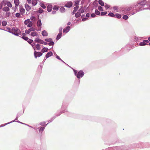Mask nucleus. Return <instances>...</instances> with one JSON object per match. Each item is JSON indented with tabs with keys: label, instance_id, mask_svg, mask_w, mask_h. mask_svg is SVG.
<instances>
[{
	"label": "nucleus",
	"instance_id": "338daca9",
	"mask_svg": "<svg viewBox=\"0 0 150 150\" xmlns=\"http://www.w3.org/2000/svg\"><path fill=\"white\" fill-rule=\"evenodd\" d=\"M96 16L95 14L93 13L91 14V17L92 18H94Z\"/></svg>",
	"mask_w": 150,
	"mask_h": 150
},
{
	"label": "nucleus",
	"instance_id": "423d86ee",
	"mask_svg": "<svg viewBox=\"0 0 150 150\" xmlns=\"http://www.w3.org/2000/svg\"><path fill=\"white\" fill-rule=\"evenodd\" d=\"M11 32L12 34L16 36H19V34H20L18 33V32H20V33H21L19 29L16 27H13L12 28V31Z\"/></svg>",
	"mask_w": 150,
	"mask_h": 150
},
{
	"label": "nucleus",
	"instance_id": "412c9836",
	"mask_svg": "<svg viewBox=\"0 0 150 150\" xmlns=\"http://www.w3.org/2000/svg\"><path fill=\"white\" fill-rule=\"evenodd\" d=\"M42 34L43 36H47L48 35L47 32L45 30H43L42 31Z\"/></svg>",
	"mask_w": 150,
	"mask_h": 150
},
{
	"label": "nucleus",
	"instance_id": "cd10ccee",
	"mask_svg": "<svg viewBox=\"0 0 150 150\" xmlns=\"http://www.w3.org/2000/svg\"><path fill=\"white\" fill-rule=\"evenodd\" d=\"M98 2L99 4L102 6H104V4L103 1L102 0H99Z\"/></svg>",
	"mask_w": 150,
	"mask_h": 150
},
{
	"label": "nucleus",
	"instance_id": "de8ad7c7",
	"mask_svg": "<svg viewBox=\"0 0 150 150\" xmlns=\"http://www.w3.org/2000/svg\"><path fill=\"white\" fill-rule=\"evenodd\" d=\"M128 16L127 15H124L122 16V18L124 20H127L128 18Z\"/></svg>",
	"mask_w": 150,
	"mask_h": 150
},
{
	"label": "nucleus",
	"instance_id": "f03ea898",
	"mask_svg": "<svg viewBox=\"0 0 150 150\" xmlns=\"http://www.w3.org/2000/svg\"><path fill=\"white\" fill-rule=\"evenodd\" d=\"M131 149L136 147L139 148H150V142L149 143H142L140 142L137 144H134L130 146Z\"/></svg>",
	"mask_w": 150,
	"mask_h": 150
},
{
	"label": "nucleus",
	"instance_id": "09e8293b",
	"mask_svg": "<svg viewBox=\"0 0 150 150\" xmlns=\"http://www.w3.org/2000/svg\"><path fill=\"white\" fill-rule=\"evenodd\" d=\"M21 37L23 39V40H24L27 41L28 40V37H26V36H23L22 37Z\"/></svg>",
	"mask_w": 150,
	"mask_h": 150
},
{
	"label": "nucleus",
	"instance_id": "2eb2a0df",
	"mask_svg": "<svg viewBox=\"0 0 150 150\" xmlns=\"http://www.w3.org/2000/svg\"><path fill=\"white\" fill-rule=\"evenodd\" d=\"M53 55V53L51 51H50L48 52L45 55L46 59H47L50 57L52 56Z\"/></svg>",
	"mask_w": 150,
	"mask_h": 150
},
{
	"label": "nucleus",
	"instance_id": "a19ab883",
	"mask_svg": "<svg viewBox=\"0 0 150 150\" xmlns=\"http://www.w3.org/2000/svg\"><path fill=\"white\" fill-rule=\"evenodd\" d=\"M59 9L58 6L57 5H55L54 6L53 8V10L57 11Z\"/></svg>",
	"mask_w": 150,
	"mask_h": 150
},
{
	"label": "nucleus",
	"instance_id": "7ed1b4c3",
	"mask_svg": "<svg viewBox=\"0 0 150 150\" xmlns=\"http://www.w3.org/2000/svg\"><path fill=\"white\" fill-rule=\"evenodd\" d=\"M67 106V103L64 102H63L62 106V111H61L59 113L57 114L56 115L52 117L50 119L49 121V122L48 123H50L53 120H54L57 117H58L61 114L67 111V110L66 109V107Z\"/></svg>",
	"mask_w": 150,
	"mask_h": 150
},
{
	"label": "nucleus",
	"instance_id": "a18cd8bd",
	"mask_svg": "<svg viewBox=\"0 0 150 150\" xmlns=\"http://www.w3.org/2000/svg\"><path fill=\"white\" fill-rule=\"evenodd\" d=\"M33 25V23L32 21H31L27 25V27L29 28H31Z\"/></svg>",
	"mask_w": 150,
	"mask_h": 150
},
{
	"label": "nucleus",
	"instance_id": "603ef678",
	"mask_svg": "<svg viewBox=\"0 0 150 150\" xmlns=\"http://www.w3.org/2000/svg\"><path fill=\"white\" fill-rule=\"evenodd\" d=\"M95 13L97 15H99L100 14V12L97 9H96Z\"/></svg>",
	"mask_w": 150,
	"mask_h": 150
},
{
	"label": "nucleus",
	"instance_id": "774afa93",
	"mask_svg": "<svg viewBox=\"0 0 150 150\" xmlns=\"http://www.w3.org/2000/svg\"><path fill=\"white\" fill-rule=\"evenodd\" d=\"M88 19V18H83L82 19V21H86Z\"/></svg>",
	"mask_w": 150,
	"mask_h": 150
},
{
	"label": "nucleus",
	"instance_id": "bb28decb",
	"mask_svg": "<svg viewBox=\"0 0 150 150\" xmlns=\"http://www.w3.org/2000/svg\"><path fill=\"white\" fill-rule=\"evenodd\" d=\"M48 123H47V124H45V122H41L40 123V125L42 126H43V127H45L48 125Z\"/></svg>",
	"mask_w": 150,
	"mask_h": 150
},
{
	"label": "nucleus",
	"instance_id": "f3484780",
	"mask_svg": "<svg viewBox=\"0 0 150 150\" xmlns=\"http://www.w3.org/2000/svg\"><path fill=\"white\" fill-rule=\"evenodd\" d=\"M25 8L26 10L28 11L30 10L31 9V7L28 4H25Z\"/></svg>",
	"mask_w": 150,
	"mask_h": 150
},
{
	"label": "nucleus",
	"instance_id": "473e14b6",
	"mask_svg": "<svg viewBox=\"0 0 150 150\" xmlns=\"http://www.w3.org/2000/svg\"><path fill=\"white\" fill-rule=\"evenodd\" d=\"M31 21H30V19H28L27 20L25 21H24V24L25 25L28 24Z\"/></svg>",
	"mask_w": 150,
	"mask_h": 150
},
{
	"label": "nucleus",
	"instance_id": "e2e57ef3",
	"mask_svg": "<svg viewBox=\"0 0 150 150\" xmlns=\"http://www.w3.org/2000/svg\"><path fill=\"white\" fill-rule=\"evenodd\" d=\"M10 123H9V122L7 123H5L4 124H2V125H1L0 126V127H4L6 125H8V124H9Z\"/></svg>",
	"mask_w": 150,
	"mask_h": 150
},
{
	"label": "nucleus",
	"instance_id": "bf43d9fd",
	"mask_svg": "<svg viewBox=\"0 0 150 150\" xmlns=\"http://www.w3.org/2000/svg\"><path fill=\"white\" fill-rule=\"evenodd\" d=\"M79 8V6H76V7H75L74 8V11H76L77 10H78V9Z\"/></svg>",
	"mask_w": 150,
	"mask_h": 150
},
{
	"label": "nucleus",
	"instance_id": "49530a36",
	"mask_svg": "<svg viewBox=\"0 0 150 150\" xmlns=\"http://www.w3.org/2000/svg\"><path fill=\"white\" fill-rule=\"evenodd\" d=\"M5 31H7L10 33H11L12 29H11L8 28H6V30H5Z\"/></svg>",
	"mask_w": 150,
	"mask_h": 150
},
{
	"label": "nucleus",
	"instance_id": "a211bd4d",
	"mask_svg": "<svg viewBox=\"0 0 150 150\" xmlns=\"http://www.w3.org/2000/svg\"><path fill=\"white\" fill-rule=\"evenodd\" d=\"M42 24L41 20L39 18L37 22V26L38 27H41Z\"/></svg>",
	"mask_w": 150,
	"mask_h": 150
},
{
	"label": "nucleus",
	"instance_id": "a878e982",
	"mask_svg": "<svg viewBox=\"0 0 150 150\" xmlns=\"http://www.w3.org/2000/svg\"><path fill=\"white\" fill-rule=\"evenodd\" d=\"M62 33H59L57 36V37H56V40H59V39L60 38H61L62 37Z\"/></svg>",
	"mask_w": 150,
	"mask_h": 150
},
{
	"label": "nucleus",
	"instance_id": "7c9ffc66",
	"mask_svg": "<svg viewBox=\"0 0 150 150\" xmlns=\"http://www.w3.org/2000/svg\"><path fill=\"white\" fill-rule=\"evenodd\" d=\"M6 4L7 7L11 8L12 7V5L10 1H6Z\"/></svg>",
	"mask_w": 150,
	"mask_h": 150
},
{
	"label": "nucleus",
	"instance_id": "9b49d317",
	"mask_svg": "<svg viewBox=\"0 0 150 150\" xmlns=\"http://www.w3.org/2000/svg\"><path fill=\"white\" fill-rule=\"evenodd\" d=\"M132 6H133V5L131 7H126L123 10V13H126L127 12L130 10L132 8H133Z\"/></svg>",
	"mask_w": 150,
	"mask_h": 150
},
{
	"label": "nucleus",
	"instance_id": "0eeeda50",
	"mask_svg": "<svg viewBox=\"0 0 150 150\" xmlns=\"http://www.w3.org/2000/svg\"><path fill=\"white\" fill-rule=\"evenodd\" d=\"M44 40L45 41L48 42V45L49 46H53L54 44V42L52 40V39L51 38H46Z\"/></svg>",
	"mask_w": 150,
	"mask_h": 150
},
{
	"label": "nucleus",
	"instance_id": "6e6d98bb",
	"mask_svg": "<svg viewBox=\"0 0 150 150\" xmlns=\"http://www.w3.org/2000/svg\"><path fill=\"white\" fill-rule=\"evenodd\" d=\"M16 17L17 18H20L21 16V15L20 13H17L15 15Z\"/></svg>",
	"mask_w": 150,
	"mask_h": 150
},
{
	"label": "nucleus",
	"instance_id": "37998d69",
	"mask_svg": "<svg viewBox=\"0 0 150 150\" xmlns=\"http://www.w3.org/2000/svg\"><path fill=\"white\" fill-rule=\"evenodd\" d=\"M27 41L30 44H31L33 42V40L31 39L28 38V40Z\"/></svg>",
	"mask_w": 150,
	"mask_h": 150
},
{
	"label": "nucleus",
	"instance_id": "ddd939ff",
	"mask_svg": "<svg viewBox=\"0 0 150 150\" xmlns=\"http://www.w3.org/2000/svg\"><path fill=\"white\" fill-rule=\"evenodd\" d=\"M70 30V27L69 26H67L66 28H64L63 30V32L67 33Z\"/></svg>",
	"mask_w": 150,
	"mask_h": 150
},
{
	"label": "nucleus",
	"instance_id": "1a4fd4ad",
	"mask_svg": "<svg viewBox=\"0 0 150 150\" xmlns=\"http://www.w3.org/2000/svg\"><path fill=\"white\" fill-rule=\"evenodd\" d=\"M35 30V29L33 27H31L28 30H26L25 33L27 34H29L31 32L34 31Z\"/></svg>",
	"mask_w": 150,
	"mask_h": 150
},
{
	"label": "nucleus",
	"instance_id": "2f4dec72",
	"mask_svg": "<svg viewBox=\"0 0 150 150\" xmlns=\"http://www.w3.org/2000/svg\"><path fill=\"white\" fill-rule=\"evenodd\" d=\"M108 16L112 17H115V14L112 12H110L108 14Z\"/></svg>",
	"mask_w": 150,
	"mask_h": 150
},
{
	"label": "nucleus",
	"instance_id": "4468645a",
	"mask_svg": "<svg viewBox=\"0 0 150 150\" xmlns=\"http://www.w3.org/2000/svg\"><path fill=\"white\" fill-rule=\"evenodd\" d=\"M34 41L37 42H38L40 44H43V40H42L38 38H37L34 40Z\"/></svg>",
	"mask_w": 150,
	"mask_h": 150
},
{
	"label": "nucleus",
	"instance_id": "c9c22d12",
	"mask_svg": "<svg viewBox=\"0 0 150 150\" xmlns=\"http://www.w3.org/2000/svg\"><path fill=\"white\" fill-rule=\"evenodd\" d=\"M115 15L116 17L118 19H120L121 17V15L119 13H116Z\"/></svg>",
	"mask_w": 150,
	"mask_h": 150
},
{
	"label": "nucleus",
	"instance_id": "052dcab7",
	"mask_svg": "<svg viewBox=\"0 0 150 150\" xmlns=\"http://www.w3.org/2000/svg\"><path fill=\"white\" fill-rule=\"evenodd\" d=\"M30 45H31V46L33 47V48L35 50V48L34 46H36V44L34 43H32Z\"/></svg>",
	"mask_w": 150,
	"mask_h": 150
},
{
	"label": "nucleus",
	"instance_id": "3c124183",
	"mask_svg": "<svg viewBox=\"0 0 150 150\" xmlns=\"http://www.w3.org/2000/svg\"><path fill=\"white\" fill-rule=\"evenodd\" d=\"M107 13V12L106 11L102 12L100 13V15L101 16H103L106 15Z\"/></svg>",
	"mask_w": 150,
	"mask_h": 150
},
{
	"label": "nucleus",
	"instance_id": "4d7b16f0",
	"mask_svg": "<svg viewBox=\"0 0 150 150\" xmlns=\"http://www.w3.org/2000/svg\"><path fill=\"white\" fill-rule=\"evenodd\" d=\"M63 28L62 27H61L59 28V33H61L62 34V30Z\"/></svg>",
	"mask_w": 150,
	"mask_h": 150
},
{
	"label": "nucleus",
	"instance_id": "c03bdc74",
	"mask_svg": "<svg viewBox=\"0 0 150 150\" xmlns=\"http://www.w3.org/2000/svg\"><path fill=\"white\" fill-rule=\"evenodd\" d=\"M6 1L5 0H3L1 2V5L5 6L6 4Z\"/></svg>",
	"mask_w": 150,
	"mask_h": 150
},
{
	"label": "nucleus",
	"instance_id": "72a5a7b5",
	"mask_svg": "<svg viewBox=\"0 0 150 150\" xmlns=\"http://www.w3.org/2000/svg\"><path fill=\"white\" fill-rule=\"evenodd\" d=\"M40 6L43 9H45L46 8V6L42 2H40Z\"/></svg>",
	"mask_w": 150,
	"mask_h": 150
},
{
	"label": "nucleus",
	"instance_id": "8fccbe9b",
	"mask_svg": "<svg viewBox=\"0 0 150 150\" xmlns=\"http://www.w3.org/2000/svg\"><path fill=\"white\" fill-rule=\"evenodd\" d=\"M38 12L41 14L44 12L43 10L41 8H39L38 10Z\"/></svg>",
	"mask_w": 150,
	"mask_h": 150
},
{
	"label": "nucleus",
	"instance_id": "b1692460",
	"mask_svg": "<svg viewBox=\"0 0 150 150\" xmlns=\"http://www.w3.org/2000/svg\"><path fill=\"white\" fill-rule=\"evenodd\" d=\"M14 3L16 6H18L19 5V0H14Z\"/></svg>",
	"mask_w": 150,
	"mask_h": 150
},
{
	"label": "nucleus",
	"instance_id": "58836bf2",
	"mask_svg": "<svg viewBox=\"0 0 150 150\" xmlns=\"http://www.w3.org/2000/svg\"><path fill=\"white\" fill-rule=\"evenodd\" d=\"M23 112L22 111H21L18 112L17 115V116L18 117H19L23 113Z\"/></svg>",
	"mask_w": 150,
	"mask_h": 150
},
{
	"label": "nucleus",
	"instance_id": "6ab92c4d",
	"mask_svg": "<svg viewBox=\"0 0 150 150\" xmlns=\"http://www.w3.org/2000/svg\"><path fill=\"white\" fill-rule=\"evenodd\" d=\"M131 46L130 45H127L125 47V49L126 50V52H128L130 49Z\"/></svg>",
	"mask_w": 150,
	"mask_h": 150
},
{
	"label": "nucleus",
	"instance_id": "5701e85b",
	"mask_svg": "<svg viewBox=\"0 0 150 150\" xmlns=\"http://www.w3.org/2000/svg\"><path fill=\"white\" fill-rule=\"evenodd\" d=\"M38 0H33L32 1V4L33 6H35L38 3L37 1Z\"/></svg>",
	"mask_w": 150,
	"mask_h": 150
},
{
	"label": "nucleus",
	"instance_id": "e433bc0d",
	"mask_svg": "<svg viewBox=\"0 0 150 150\" xmlns=\"http://www.w3.org/2000/svg\"><path fill=\"white\" fill-rule=\"evenodd\" d=\"M36 49L38 50H40L41 49V47H40V45L39 44H37L36 45Z\"/></svg>",
	"mask_w": 150,
	"mask_h": 150
},
{
	"label": "nucleus",
	"instance_id": "c85d7f7f",
	"mask_svg": "<svg viewBox=\"0 0 150 150\" xmlns=\"http://www.w3.org/2000/svg\"><path fill=\"white\" fill-rule=\"evenodd\" d=\"M9 10V8L7 6H5L3 8V10L5 11H8Z\"/></svg>",
	"mask_w": 150,
	"mask_h": 150
},
{
	"label": "nucleus",
	"instance_id": "9d476101",
	"mask_svg": "<svg viewBox=\"0 0 150 150\" xmlns=\"http://www.w3.org/2000/svg\"><path fill=\"white\" fill-rule=\"evenodd\" d=\"M149 42V41L148 40H144L142 42L139 43V45L140 46H145Z\"/></svg>",
	"mask_w": 150,
	"mask_h": 150
},
{
	"label": "nucleus",
	"instance_id": "4be33fe9",
	"mask_svg": "<svg viewBox=\"0 0 150 150\" xmlns=\"http://www.w3.org/2000/svg\"><path fill=\"white\" fill-rule=\"evenodd\" d=\"M39 129V133H42L44 130L45 127H41L38 128Z\"/></svg>",
	"mask_w": 150,
	"mask_h": 150
},
{
	"label": "nucleus",
	"instance_id": "393cba45",
	"mask_svg": "<svg viewBox=\"0 0 150 150\" xmlns=\"http://www.w3.org/2000/svg\"><path fill=\"white\" fill-rule=\"evenodd\" d=\"M31 35L33 37L37 36L38 35V33L37 32H32L31 33Z\"/></svg>",
	"mask_w": 150,
	"mask_h": 150
},
{
	"label": "nucleus",
	"instance_id": "aec40b11",
	"mask_svg": "<svg viewBox=\"0 0 150 150\" xmlns=\"http://www.w3.org/2000/svg\"><path fill=\"white\" fill-rule=\"evenodd\" d=\"M25 9L21 7V6H20V11L21 14H23L25 12Z\"/></svg>",
	"mask_w": 150,
	"mask_h": 150
},
{
	"label": "nucleus",
	"instance_id": "dca6fc26",
	"mask_svg": "<svg viewBox=\"0 0 150 150\" xmlns=\"http://www.w3.org/2000/svg\"><path fill=\"white\" fill-rule=\"evenodd\" d=\"M52 9V6L51 4H49L48 5L47 8V10L48 12H50Z\"/></svg>",
	"mask_w": 150,
	"mask_h": 150
},
{
	"label": "nucleus",
	"instance_id": "79ce46f5",
	"mask_svg": "<svg viewBox=\"0 0 150 150\" xmlns=\"http://www.w3.org/2000/svg\"><path fill=\"white\" fill-rule=\"evenodd\" d=\"M80 2V0H76L75 1V4L74 6H78L79 4V3Z\"/></svg>",
	"mask_w": 150,
	"mask_h": 150
},
{
	"label": "nucleus",
	"instance_id": "20e7f679",
	"mask_svg": "<svg viewBox=\"0 0 150 150\" xmlns=\"http://www.w3.org/2000/svg\"><path fill=\"white\" fill-rule=\"evenodd\" d=\"M131 148H130V146L124 145L112 147H109L105 150H127L131 149Z\"/></svg>",
	"mask_w": 150,
	"mask_h": 150
},
{
	"label": "nucleus",
	"instance_id": "f704fd0d",
	"mask_svg": "<svg viewBox=\"0 0 150 150\" xmlns=\"http://www.w3.org/2000/svg\"><path fill=\"white\" fill-rule=\"evenodd\" d=\"M81 16V13L79 12H77L75 14V16L76 18H78Z\"/></svg>",
	"mask_w": 150,
	"mask_h": 150
},
{
	"label": "nucleus",
	"instance_id": "6e6552de",
	"mask_svg": "<svg viewBox=\"0 0 150 150\" xmlns=\"http://www.w3.org/2000/svg\"><path fill=\"white\" fill-rule=\"evenodd\" d=\"M42 53L40 52H37L35 50L34 52V57L35 58L40 57L42 55Z\"/></svg>",
	"mask_w": 150,
	"mask_h": 150
},
{
	"label": "nucleus",
	"instance_id": "5fc2aeb1",
	"mask_svg": "<svg viewBox=\"0 0 150 150\" xmlns=\"http://www.w3.org/2000/svg\"><path fill=\"white\" fill-rule=\"evenodd\" d=\"M18 117L17 116H16V117L15 119L14 120H13L12 121H11L10 122H9V123L10 124V123H11L14 122H16L17 121L16 120H18Z\"/></svg>",
	"mask_w": 150,
	"mask_h": 150
},
{
	"label": "nucleus",
	"instance_id": "39448f33",
	"mask_svg": "<svg viewBox=\"0 0 150 150\" xmlns=\"http://www.w3.org/2000/svg\"><path fill=\"white\" fill-rule=\"evenodd\" d=\"M74 75L77 77V78L79 79L83 77L84 73L83 71L81 70L79 71L78 72H77V71L75 69H73Z\"/></svg>",
	"mask_w": 150,
	"mask_h": 150
},
{
	"label": "nucleus",
	"instance_id": "680f3d73",
	"mask_svg": "<svg viewBox=\"0 0 150 150\" xmlns=\"http://www.w3.org/2000/svg\"><path fill=\"white\" fill-rule=\"evenodd\" d=\"M81 13H83L84 12V8L83 7H81Z\"/></svg>",
	"mask_w": 150,
	"mask_h": 150
},
{
	"label": "nucleus",
	"instance_id": "c756f323",
	"mask_svg": "<svg viewBox=\"0 0 150 150\" xmlns=\"http://www.w3.org/2000/svg\"><path fill=\"white\" fill-rule=\"evenodd\" d=\"M48 49L47 47H44L41 50V52L43 53L47 52V51Z\"/></svg>",
	"mask_w": 150,
	"mask_h": 150
},
{
	"label": "nucleus",
	"instance_id": "864d4df0",
	"mask_svg": "<svg viewBox=\"0 0 150 150\" xmlns=\"http://www.w3.org/2000/svg\"><path fill=\"white\" fill-rule=\"evenodd\" d=\"M98 9L100 11H103V8L100 6H98Z\"/></svg>",
	"mask_w": 150,
	"mask_h": 150
},
{
	"label": "nucleus",
	"instance_id": "4c0bfd02",
	"mask_svg": "<svg viewBox=\"0 0 150 150\" xmlns=\"http://www.w3.org/2000/svg\"><path fill=\"white\" fill-rule=\"evenodd\" d=\"M59 11L61 13H64L65 11V8L64 7H61L60 8Z\"/></svg>",
	"mask_w": 150,
	"mask_h": 150
},
{
	"label": "nucleus",
	"instance_id": "f257e3e1",
	"mask_svg": "<svg viewBox=\"0 0 150 150\" xmlns=\"http://www.w3.org/2000/svg\"><path fill=\"white\" fill-rule=\"evenodd\" d=\"M146 0H143L140 1H138L136 3H135L133 5V6H132L133 8H136L138 9L137 11H141L146 9V8H143L145 5L146 3Z\"/></svg>",
	"mask_w": 150,
	"mask_h": 150
},
{
	"label": "nucleus",
	"instance_id": "ea45409f",
	"mask_svg": "<svg viewBox=\"0 0 150 150\" xmlns=\"http://www.w3.org/2000/svg\"><path fill=\"white\" fill-rule=\"evenodd\" d=\"M7 24V22L5 21H3L2 22V25L3 26H5Z\"/></svg>",
	"mask_w": 150,
	"mask_h": 150
},
{
	"label": "nucleus",
	"instance_id": "0e129e2a",
	"mask_svg": "<svg viewBox=\"0 0 150 150\" xmlns=\"http://www.w3.org/2000/svg\"><path fill=\"white\" fill-rule=\"evenodd\" d=\"M105 7L106 8H109L110 7V6L108 5V4H105Z\"/></svg>",
	"mask_w": 150,
	"mask_h": 150
},
{
	"label": "nucleus",
	"instance_id": "69168bd1",
	"mask_svg": "<svg viewBox=\"0 0 150 150\" xmlns=\"http://www.w3.org/2000/svg\"><path fill=\"white\" fill-rule=\"evenodd\" d=\"M10 14L11 13L10 12H7L6 13V16L8 17L10 16Z\"/></svg>",
	"mask_w": 150,
	"mask_h": 150
},
{
	"label": "nucleus",
	"instance_id": "f8f14e48",
	"mask_svg": "<svg viewBox=\"0 0 150 150\" xmlns=\"http://www.w3.org/2000/svg\"><path fill=\"white\" fill-rule=\"evenodd\" d=\"M72 5V3L71 1H67L66 4L65 5V6L69 8L71 7Z\"/></svg>",
	"mask_w": 150,
	"mask_h": 150
},
{
	"label": "nucleus",
	"instance_id": "13d9d810",
	"mask_svg": "<svg viewBox=\"0 0 150 150\" xmlns=\"http://www.w3.org/2000/svg\"><path fill=\"white\" fill-rule=\"evenodd\" d=\"M30 19L32 21H35V17L34 16H32L30 17Z\"/></svg>",
	"mask_w": 150,
	"mask_h": 150
}]
</instances>
